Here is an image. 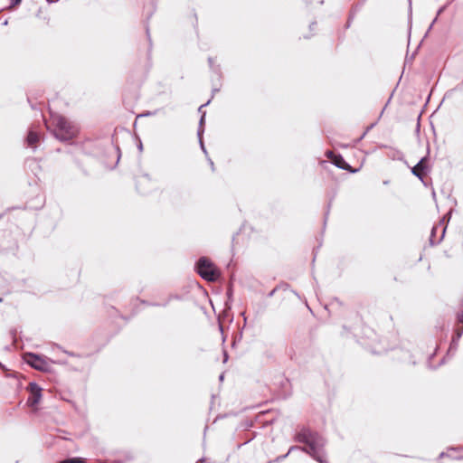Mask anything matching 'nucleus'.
I'll list each match as a JSON object with an SVG mask.
<instances>
[{
  "mask_svg": "<svg viewBox=\"0 0 463 463\" xmlns=\"http://www.w3.org/2000/svg\"><path fill=\"white\" fill-rule=\"evenodd\" d=\"M295 440L304 443L305 447L292 446L289 448L287 454L279 456L276 461H280L288 457V455L295 450L300 449L303 452L311 456L315 460L319 463H328L326 459L325 446L326 441L325 438L317 431H313L309 428L302 427L295 435Z\"/></svg>",
  "mask_w": 463,
  "mask_h": 463,
  "instance_id": "1",
  "label": "nucleus"
},
{
  "mask_svg": "<svg viewBox=\"0 0 463 463\" xmlns=\"http://www.w3.org/2000/svg\"><path fill=\"white\" fill-rule=\"evenodd\" d=\"M52 124L54 126L53 134L56 138L61 141H70L73 139L78 132V127L61 115H56L52 118Z\"/></svg>",
  "mask_w": 463,
  "mask_h": 463,
  "instance_id": "2",
  "label": "nucleus"
},
{
  "mask_svg": "<svg viewBox=\"0 0 463 463\" xmlns=\"http://www.w3.org/2000/svg\"><path fill=\"white\" fill-rule=\"evenodd\" d=\"M195 270L199 276L211 282L217 281L221 272L208 257H201L195 263Z\"/></svg>",
  "mask_w": 463,
  "mask_h": 463,
  "instance_id": "3",
  "label": "nucleus"
},
{
  "mask_svg": "<svg viewBox=\"0 0 463 463\" xmlns=\"http://www.w3.org/2000/svg\"><path fill=\"white\" fill-rule=\"evenodd\" d=\"M24 360L27 364L33 367L35 370L46 372L48 371V364L47 362L39 354L33 353H27L25 354Z\"/></svg>",
  "mask_w": 463,
  "mask_h": 463,
  "instance_id": "4",
  "label": "nucleus"
},
{
  "mask_svg": "<svg viewBox=\"0 0 463 463\" xmlns=\"http://www.w3.org/2000/svg\"><path fill=\"white\" fill-rule=\"evenodd\" d=\"M27 391L29 392V397L26 403L30 407H34L42 399L43 389L36 383L32 382L28 384Z\"/></svg>",
  "mask_w": 463,
  "mask_h": 463,
  "instance_id": "5",
  "label": "nucleus"
},
{
  "mask_svg": "<svg viewBox=\"0 0 463 463\" xmlns=\"http://www.w3.org/2000/svg\"><path fill=\"white\" fill-rule=\"evenodd\" d=\"M428 161V156H424L411 168V173L421 182H424V178L429 172Z\"/></svg>",
  "mask_w": 463,
  "mask_h": 463,
  "instance_id": "6",
  "label": "nucleus"
},
{
  "mask_svg": "<svg viewBox=\"0 0 463 463\" xmlns=\"http://www.w3.org/2000/svg\"><path fill=\"white\" fill-rule=\"evenodd\" d=\"M326 156L332 160V163L338 168L349 171L351 173L357 172V169H353L352 166L345 160V158L341 155H335L332 151H327Z\"/></svg>",
  "mask_w": 463,
  "mask_h": 463,
  "instance_id": "7",
  "label": "nucleus"
},
{
  "mask_svg": "<svg viewBox=\"0 0 463 463\" xmlns=\"http://www.w3.org/2000/svg\"><path fill=\"white\" fill-rule=\"evenodd\" d=\"M446 227L443 226V224L435 225L431 229L430 236V242L431 245H437L439 244L445 234Z\"/></svg>",
  "mask_w": 463,
  "mask_h": 463,
  "instance_id": "8",
  "label": "nucleus"
},
{
  "mask_svg": "<svg viewBox=\"0 0 463 463\" xmlns=\"http://www.w3.org/2000/svg\"><path fill=\"white\" fill-rule=\"evenodd\" d=\"M41 135L38 131H36L33 128H31L28 130L26 137L27 146L33 148L36 147L37 143L40 141Z\"/></svg>",
  "mask_w": 463,
  "mask_h": 463,
  "instance_id": "9",
  "label": "nucleus"
},
{
  "mask_svg": "<svg viewBox=\"0 0 463 463\" xmlns=\"http://www.w3.org/2000/svg\"><path fill=\"white\" fill-rule=\"evenodd\" d=\"M149 183H150V180H149L148 176L146 175H143V176L139 177L137 181V189L138 190L139 193L146 194V190L142 189L140 186L143 184H147Z\"/></svg>",
  "mask_w": 463,
  "mask_h": 463,
  "instance_id": "10",
  "label": "nucleus"
},
{
  "mask_svg": "<svg viewBox=\"0 0 463 463\" xmlns=\"http://www.w3.org/2000/svg\"><path fill=\"white\" fill-rule=\"evenodd\" d=\"M458 342H459V340H456V338L452 337L447 355H450V354L453 355L456 353V351L458 349Z\"/></svg>",
  "mask_w": 463,
  "mask_h": 463,
  "instance_id": "11",
  "label": "nucleus"
},
{
  "mask_svg": "<svg viewBox=\"0 0 463 463\" xmlns=\"http://www.w3.org/2000/svg\"><path fill=\"white\" fill-rule=\"evenodd\" d=\"M204 120H205V112L203 113V115L201 116V118L199 120V126H198V130H197L198 138H201V136H203V134L204 132Z\"/></svg>",
  "mask_w": 463,
  "mask_h": 463,
  "instance_id": "12",
  "label": "nucleus"
},
{
  "mask_svg": "<svg viewBox=\"0 0 463 463\" xmlns=\"http://www.w3.org/2000/svg\"><path fill=\"white\" fill-rule=\"evenodd\" d=\"M178 298L177 296H169L165 302H162V303H160V302H154V303H149L148 305L154 306V307H165V306L168 305L169 301L172 298Z\"/></svg>",
  "mask_w": 463,
  "mask_h": 463,
  "instance_id": "13",
  "label": "nucleus"
},
{
  "mask_svg": "<svg viewBox=\"0 0 463 463\" xmlns=\"http://www.w3.org/2000/svg\"><path fill=\"white\" fill-rule=\"evenodd\" d=\"M84 459L80 458H69L67 459H64L62 461H60L59 463H83Z\"/></svg>",
  "mask_w": 463,
  "mask_h": 463,
  "instance_id": "14",
  "label": "nucleus"
},
{
  "mask_svg": "<svg viewBox=\"0 0 463 463\" xmlns=\"http://www.w3.org/2000/svg\"><path fill=\"white\" fill-rule=\"evenodd\" d=\"M463 335V325L460 327L456 328L453 338H456V340H459Z\"/></svg>",
  "mask_w": 463,
  "mask_h": 463,
  "instance_id": "15",
  "label": "nucleus"
},
{
  "mask_svg": "<svg viewBox=\"0 0 463 463\" xmlns=\"http://www.w3.org/2000/svg\"><path fill=\"white\" fill-rule=\"evenodd\" d=\"M208 62H209V65H210V68L217 74H220V67L219 66H214L213 64V59L212 57H209L208 58Z\"/></svg>",
  "mask_w": 463,
  "mask_h": 463,
  "instance_id": "16",
  "label": "nucleus"
},
{
  "mask_svg": "<svg viewBox=\"0 0 463 463\" xmlns=\"http://www.w3.org/2000/svg\"><path fill=\"white\" fill-rule=\"evenodd\" d=\"M446 8H447V5H443L439 8V10L437 12V15H436L435 19L433 20L432 24H430V29L432 27L433 24L437 21L438 16L440 15L445 11Z\"/></svg>",
  "mask_w": 463,
  "mask_h": 463,
  "instance_id": "17",
  "label": "nucleus"
},
{
  "mask_svg": "<svg viewBox=\"0 0 463 463\" xmlns=\"http://www.w3.org/2000/svg\"><path fill=\"white\" fill-rule=\"evenodd\" d=\"M199 143H200L201 149L203 151L204 154H207L203 141V136H201V138H199Z\"/></svg>",
  "mask_w": 463,
  "mask_h": 463,
  "instance_id": "18",
  "label": "nucleus"
},
{
  "mask_svg": "<svg viewBox=\"0 0 463 463\" xmlns=\"http://www.w3.org/2000/svg\"><path fill=\"white\" fill-rule=\"evenodd\" d=\"M21 1L22 0H11L10 8L17 6L20 5Z\"/></svg>",
  "mask_w": 463,
  "mask_h": 463,
  "instance_id": "19",
  "label": "nucleus"
},
{
  "mask_svg": "<svg viewBox=\"0 0 463 463\" xmlns=\"http://www.w3.org/2000/svg\"><path fill=\"white\" fill-rule=\"evenodd\" d=\"M210 101H211V100L209 99L206 103H204V104L201 105V106L199 107V109H198V111H199L200 113H202V114H203V109L204 107H206V106L210 103Z\"/></svg>",
  "mask_w": 463,
  "mask_h": 463,
  "instance_id": "20",
  "label": "nucleus"
},
{
  "mask_svg": "<svg viewBox=\"0 0 463 463\" xmlns=\"http://www.w3.org/2000/svg\"><path fill=\"white\" fill-rule=\"evenodd\" d=\"M317 25V23L316 22H312L310 24H309V28L310 30H314V28L316 27Z\"/></svg>",
  "mask_w": 463,
  "mask_h": 463,
  "instance_id": "21",
  "label": "nucleus"
},
{
  "mask_svg": "<svg viewBox=\"0 0 463 463\" xmlns=\"http://www.w3.org/2000/svg\"><path fill=\"white\" fill-rule=\"evenodd\" d=\"M0 369L3 371H7V368L5 367V365L3 364L1 362H0Z\"/></svg>",
  "mask_w": 463,
  "mask_h": 463,
  "instance_id": "22",
  "label": "nucleus"
},
{
  "mask_svg": "<svg viewBox=\"0 0 463 463\" xmlns=\"http://www.w3.org/2000/svg\"><path fill=\"white\" fill-rule=\"evenodd\" d=\"M210 166L212 167L213 171L214 170V164L213 162L209 158Z\"/></svg>",
  "mask_w": 463,
  "mask_h": 463,
  "instance_id": "23",
  "label": "nucleus"
},
{
  "mask_svg": "<svg viewBox=\"0 0 463 463\" xmlns=\"http://www.w3.org/2000/svg\"><path fill=\"white\" fill-rule=\"evenodd\" d=\"M275 291H276V288L272 289V290L269 293V295H268V296H269V297H272V296L274 295Z\"/></svg>",
  "mask_w": 463,
  "mask_h": 463,
  "instance_id": "24",
  "label": "nucleus"
},
{
  "mask_svg": "<svg viewBox=\"0 0 463 463\" xmlns=\"http://www.w3.org/2000/svg\"><path fill=\"white\" fill-rule=\"evenodd\" d=\"M146 34H147L148 40L150 42L151 39H150V35H149V29H148V27H146Z\"/></svg>",
  "mask_w": 463,
  "mask_h": 463,
  "instance_id": "25",
  "label": "nucleus"
},
{
  "mask_svg": "<svg viewBox=\"0 0 463 463\" xmlns=\"http://www.w3.org/2000/svg\"><path fill=\"white\" fill-rule=\"evenodd\" d=\"M227 359H228V354H227V353H226V352H224V362H226V361H227Z\"/></svg>",
  "mask_w": 463,
  "mask_h": 463,
  "instance_id": "26",
  "label": "nucleus"
},
{
  "mask_svg": "<svg viewBox=\"0 0 463 463\" xmlns=\"http://www.w3.org/2000/svg\"><path fill=\"white\" fill-rule=\"evenodd\" d=\"M223 378H224V375H223V374H221V375H220V377H219L220 381H222V380H223Z\"/></svg>",
  "mask_w": 463,
  "mask_h": 463,
  "instance_id": "27",
  "label": "nucleus"
},
{
  "mask_svg": "<svg viewBox=\"0 0 463 463\" xmlns=\"http://www.w3.org/2000/svg\"><path fill=\"white\" fill-rule=\"evenodd\" d=\"M409 10H410V14H411V3L410 2V7H409Z\"/></svg>",
  "mask_w": 463,
  "mask_h": 463,
  "instance_id": "28",
  "label": "nucleus"
},
{
  "mask_svg": "<svg viewBox=\"0 0 463 463\" xmlns=\"http://www.w3.org/2000/svg\"><path fill=\"white\" fill-rule=\"evenodd\" d=\"M335 301L336 303H338L339 305H341V302L339 301V299H338V298H335Z\"/></svg>",
  "mask_w": 463,
  "mask_h": 463,
  "instance_id": "29",
  "label": "nucleus"
},
{
  "mask_svg": "<svg viewBox=\"0 0 463 463\" xmlns=\"http://www.w3.org/2000/svg\"><path fill=\"white\" fill-rule=\"evenodd\" d=\"M7 24H8V21H7V20H5V21L3 22V24H4V25H6Z\"/></svg>",
  "mask_w": 463,
  "mask_h": 463,
  "instance_id": "30",
  "label": "nucleus"
},
{
  "mask_svg": "<svg viewBox=\"0 0 463 463\" xmlns=\"http://www.w3.org/2000/svg\"><path fill=\"white\" fill-rule=\"evenodd\" d=\"M138 148H139L140 150H142V148H143L142 143H140V144H139Z\"/></svg>",
  "mask_w": 463,
  "mask_h": 463,
  "instance_id": "31",
  "label": "nucleus"
},
{
  "mask_svg": "<svg viewBox=\"0 0 463 463\" xmlns=\"http://www.w3.org/2000/svg\"><path fill=\"white\" fill-rule=\"evenodd\" d=\"M350 19L351 17H349L346 26H350Z\"/></svg>",
  "mask_w": 463,
  "mask_h": 463,
  "instance_id": "32",
  "label": "nucleus"
},
{
  "mask_svg": "<svg viewBox=\"0 0 463 463\" xmlns=\"http://www.w3.org/2000/svg\"><path fill=\"white\" fill-rule=\"evenodd\" d=\"M48 3H53L55 2L56 0H46Z\"/></svg>",
  "mask_w": 463,
  "mask_h": 463,
  "instance_id": "33",
  "label": "nucleus"
},
{
  "mask_svg": "<svg viewBox=\"0 0 463 463\" xmlns=\"http://www.w3.org/2000/svg\"><path fill=\"white\" fill-rule=\"evenodd\" d=\"M374 124H372L368 128L367 130H369L370 128H373Z\"/></svg>",
  "mask_w": 463,
  "mask_h": 463,
  "instance_id": "34",
  "label": "nucleus"
},
{
  "mask_svg": "<svg viewBox=\"0 0 463 463\" xmlns=\"http://www.w3.org/2000/svg\"><path fill=\"white\" fill-rule=\"evenodd\" d=\"M218 90H219L218 89H213V92L214 93V92H216V91H218Z\"/></svg>",
  "mask_w": 463,
  "mask_h": 463,
  "instance_id": "35",
  "label": "nucleus"
},
{
  "mask_svg": "<svg viewBox=\"0 0 463 463\" xmlns=\"http://www.w3.org/2000/svg\"><path fill=\"white\" fill-rule=\"evenodd\" d=\"M328 215V212L326 213V216H325V222L326 221V216Z\"/></svg>",
  "mask_w": 463,
  "mask_h": 463,
  "instance_id": "36",
  "label": "nucleus"
},
{
  "mask_svg": "<svg viewBox=\"0 0 463 463\" xmlns=\"http://www.w3.org/2000/svg\"><path fill=\"white\" fill-rule=\"evenodd\" d=\"M241 315H242L243 317H245V314H244V313H242ZM244 321H245V322L247 321V318H246V317H244Z\"/></svg>",
  "mask_w": 463,
  "mask_h": 463,
  "instance_id": "37",
  "label": "nucleus"
},
{
  "mask_svg": "<svg viewBox=\"0 0 463 463\" xmlns=\"http://www.w3.org/2000/svg\"><path fill=\"white\" fill-rule=\"evenodd\" d=\"M201 461H203V459H200L198 463H200Z\"/></svg>",
  "mask_w": 463,
  "mask_h": 463,
  "instance_id": "38",
  "label": "nucleus"
}]
</instances>
